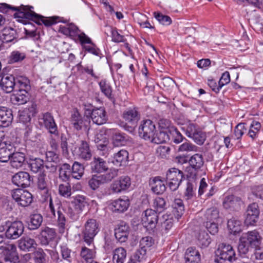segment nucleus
I'll list each match as a JSON object with an SVG mask.
<instances>
[{"mask_svg":"<svg viewBox=\"0 0 263 263\" xmlns=\"http://www.w3.org/2000/svg\"><path fill=\"white\" fill-rule=\"evenodd\" d=\"M32 7L24 6L23 5L21 7H12L6 4H4L0 7L1 11L2 12H6L7 9H10L16 12L14 14L15 17L24 18L32 20L38 24H44L46 26H50L61 22V18L59 17L53 16L47 18L44 17L32 11Z\"/></svg>","mask_w":263,"mask_h":263,"instance_id":"f257e3e1","label":"nucleus"},{"mask_svg":"<svg viewBox=\"0 0 263 263\" xmlns=\"http://www.w3.org/2000/svg\"><path fill=\"white\" fill-rule=\"evenodd\" d=\"M41 194L44 201L49 202L50 211L54 217H56V212L57 213L58 226L60 232L63 233L66 228V219L65 215L66 212L62 206L60 202L57 200H55L54 202L53 201L51 194L49 193L48 189L47 192H41Z\"/></svg>","mask_w":263,"mask_h":263,"instance_id":"f03ea898","label":"nucleus"},{"mask_svg":"<svg viewBox=\"0 0 263 263\" xmlns=\"http://www.w3.org/2000/svg\"><path fill=\"white\" fill-rule=\"evenodd\" d=\"M261 240V236L256 230L243 233L239 238L238 250L240 254H246L248 252L250 247H258Z\"/></svg>","mask_w":263,"mask_h":263,"instance_id":"7ed1b4c3","label":"nucleus"},{"mask_svg":"<svg viewBox=\"0 0 263 263\" xmlns=\"http://www.w3.org/2000/svg\"><path fill=\"white\" fill-rule=\"evenodd\" d=\"M99 231V225L96 219H89L85 222L82 232V239L90 246L93 244L95 237Z\"/></svg>","mask_w":263,"mask_h":263,"instance_id":"20e7f679","label":"nucleus"},{"mask_svg":"<svg viewBox=\"0 0 263 263\" xmlns=\"http://www.w3.org/2000/svg\"><path fill=\"white\" fill-rule=\"evenodd\" d=\"M6 230L5 235L9 239H15L23 233L24 226L22 222L7 221L0 227V232Z\"/></svg>","mask_w":263,"mask_h":263,"instance_id":"39448f33","label":"nucleus"},{"mask_svg":"<svg viewBox=\"0 0 263 263\" xmlns=\"http://www.w3.org/2000/svg\"><path fill=\"white\" fill-rule=\"evenodd\" d=\"M216 258L215 261L217 263H222V261L228 260L232 261L236 258V254L233 247L226 243L219 245L215 251Z\"/></svg>","mask_w":263,"mask_h":263,"instance_id":"423d86ee","label":"nucleus"},{"mask_svg":"<svg viewBox=\"0 0 263 263\" xmlns=\"http://www.w3.org/2000/svg\"><path fill=\"white\" fill-rule=\"evenodd\" d=\"M122 118L126 123L124 126L125 129L133 133L140 119V114L136 108H129L123 112Z\"/></svg>","mask_w":263,"mask_h":263,"instance_id":"0eeeda50","label":"nucleus"},{"mask_svg":"<svg viewBox=\"0 0 263 263\" xmlns=\"http://www.w3.org/2000/svg\"><path fill=\"white\" fill-rule=\"evenodd\" d=\"M182 129L185 130V135L192 138L197 144L201 145L205 141V134L199 129L195 124L190 123L186 126L182 127Z\"/></svg>","mask_w":263,"mask_h":263,"instance_id":"6e6552de","label":"nucleus"},{"mask_svg":"<svg viewBox=\"0 0 263 263\" xmlns=\"http://www.w3.org/2000/svg\"><path fill=\"white\" fill-rule=\"evenodd\" d=\"M183 177V173L178 168L173 167L169 169L166 175V179L170 190L176 191L180 185Z\"/></svg>","mask_w":263,"mask_h":263,"instance_id":"1a4fd4ad","label":"nucleus"},{"mask_svg":"<svg viewBox=\"0 0 263 263\" xmlns=\"http://www.w3.org/2000/svg\"><path fill=\"white\" fill-rule=\"evenodd\" d=\"M156 132L154 123L150 120L141 121L139 127V136L145 140L150 141Z\"/></svg>","mask_w":263,"mask_h":263,"instance_id":"9d476101","label":"nucleus"},{"mask_svg":"<svg viewBox=\"0 0 263 263\" xmlns=\"http://www.w3.org/2000/svg\"><path fill=\"white\" fill-rule=\"evenodd\" d=\"M190 167L186 168L187 177L192 179H195L197 171L203 166L204 161L202 155L195 154L193 155L189 160Z\"/></svg>","mask_w":263,"mask_h":263,"instance_id":"9b49d317","label":"nucleus"},{"mask_svg":"<svg viewBox=\"0 0 263 263\" xmlns=\"http://www.w3.org/2000/svg\"><path fill=\"white\" fill-rule=\"evenodd\" d=\"M12 198L22 206L25 207L32 201V196L29 192L21 189H16L11 192Z\"/></svg>","mask_w":263,"mask_h":263,"instance_id":"f8f14e48","label":"nucleus"},{"mask_svg":"<svg viewBox=\"0 0 263 263\" xmlns=\"http://www.w3.org/2000/svg\"><path fill=\"white\" fill-rule=\"evenodd\" d=\"M141 221L144 227L153 229L158 222V215L155 210L147 209L142 215Z\"/></svg>","mask_w":263,"mask_h":263,"instance_id":"ddd939ff","label":"nucleus"},{"mask_svg":"<svg viewBox=\"0 0 263 263\" xmlns=\"http://www.w3.org/2000/svg\"><path fill=\"white\" fill-rule=\"evenodd\" d=\"M130 178L128 176H123L114 181L111 184L110 187L112 192L119 193L127 190L130 186Z\"/></svg>","mask_w":263,"mask_h":263,"instance_id":"4468645a","label":"nucleus"},{"mask_svg":"<svg viewBox=\"0 0 263 263\" xmlns=\"http://www.w3.org/2000/svg\"><path fill=\"white\" fill-rule=\"evenodd\" d=\"M42 119L43 121L44 126L48 132L51 135L58 136V126L51 114L49 112L43 114Z\"/></svg>","mask_w":263,"mask_h":263,"instance_id":"2eb2a0df","label":"nucleus"},{"mask_svg":"<svg viewBox=\"0 0 263 263\" xmlns=\"http://www.w3.org/2000/svg\"><path fill=\"white\" fill-rule=\"evenodd\" d=\"M241 200L240 198L234 195L226 196L222 201V205L226 209L231 211L238 210L241 205Z\"/></svg>","mask_w":263,"mask_h":263,"instance_id":"dca6fc26","label":"nucleus"},{"mask_svg":"<svg viewBox=\"0 0 263 263\" xmlns=\"http://www.w3.org/2000/svg\"><path fill=\"white\" fill-rule=\"evenodd\" d=\"M90 117L93 123L99 125L105 123L107 120L106 112L103 107L93 109Z\"/></svg>","mask_w":263,"mask_h":263,"instance_id":"f3484780","label":"nucleus"},{"mask_svg":"<svg viewBox=\"0 0 263 263\" xmlns=\"http://www.w3.org/2000/svg\"><path fill=\"white\" fill-rule=\"evenodd\" d=\"M12 182L18 187H26L30 185V175L25 172H20L12 177Z\"/></svg>","mask_w":263,"mask_h":263,"instance_id":"a211bd4d","label":"nucleus"},{"mask_svg":"<svg viewBox=\"0 0 263 263\" xmlns=\"http://www.w3.org/2000/svg\"><path fill=\"white\" fill-rule=\"evenodd\" d=\"M16 81L12 75L4 76L1 79L0 86L6 93L11 92L14 89Z\"/></svg>","mask_w":263,"mask_h":263,"instance_id":"6ab92c4d","label":"nucleus"},{"mask_svg":"<svg viewBox=\"0 0 263 263\" xmlns=\"http://www.w3.org/2000/svg\"><path fill=\"white\" fill-rule=\"evenodd\" d=\"M12 120V110L6 107H0V126H8Z\"/></svg>","mask_w":263,"mask_h":263,"instance_id":"aec40b11","label":"nucleus"},{"mask_svg":"<svg viewBox=\"0 0 263 263\" xmlns=\"http://www.w3.org/2000/svg\"><path fill=\"white\" fill-rule=\"evenodd\" d=\"M129 234V227L125 223H122L115 229V236L120 242H125Z\"/></svg>","mask_w":263,"mask_h":263,"instance_id":"412c9836","label":"nucleus"},{"mask_svg":"<svg viewBox=\"0 0 263 263\" xmlns=\"http://www.w3.org/2000/svg\"><path fill=\"white\" fill-rule=\"evenodd\" d=\"M25 157V154L23 152L12 153L10 159L11 166L16 169L21 168L24 164Z\"/></svg>","mask_w":263,"mask_h":263,"instance_id":"4be33fe9","label":"nucleus"},{"mask_svg":"<svg viewBox=\"0 0 263 263\" xmlns=\"http://www.w3.org/2000/svg\"><path fill=\"white\" fill-rule=\"evenodd\" d=\"M18 37L16 30L10 27L4 28L1 36V40L4 43H9L14 41L16 42Z\"/></svg>","mask_w":263,"mask_h":263,"instance_id":"5701e85b","label":"nucleus"},{"mask_svg":"<svg viewBox=\"0 0 263 263\" xmlns=\"http://www.w3.org/2000/svg\"><path fill=\"white\" fill-rule=\"evenodd\" d=\"M56 236L55 230L48 227L43 229L40 233V240L42 245H47Z\"/></svg>","mask_w":263,"mask_h":263,"instance_id":"b1692460","label":"nucleus"},{"mask_svg":"<svg viewBox=\"0 0 263 263\" xmlns=\"http://www.w3.org/2000/svg\"><path fill=\"white\" fill-rule=\"evenodd\" d=\"M36 246L34 239L28 236L23 237L18 240V247L23 251H30L35 248Z\"/></svg>","mask_w":263,"mask_h":263,"instance_id":"393cba45","label":"nucleus"},{"mask_svg":"<svg viewBox=\"0 0 263 263\" xmlns=\"http://www.w3.org/2000/svg\"><path fill=\"white\" fill-rule=\"evenodd\" d=\"M12 145L10 143H2L0 146V162H7L12 155Z\"/></svg>","mask_w":263,"mask_h":263,"instance_id":"a878e982","label":"nucleus"},{"mask_svg":"<svg viewBox=\"0 0 263 263\" xmlns=\"http://www.w3.org/2000/svg\"><path fill=\"white\" fill-rule=\"evenodd\" d=\"M129 205L128 199L119 198L114 201L111 204V209L114 212H123L126 211Z\"/></svg>","mask_w":263,"mask_h":263,"instance_id":"bb28decb","label":"nucleus"},{"mask_svg":"<svg viewBox=\"0 0 263 263\" xmlns=\"http://www.w3.org/2000/svg\"><path fill=\"white\" fill-rule=\"evenodd\" d=\"M90 166L92 171L98 173L105 172L108 169L106 161L100 158H95Z\"/></svg>","mask_w":263,"mask_h":263,"instance_id":"cd10ccee","label":"nucleus"},{"mask_svg":"<svg viewBox=\"0 0 263 263\" xmlns=\"http://www.w3.org/2000/svg\"><path fill=\"white\" fill-rule=\"evenodd\" d=\"M128 158V153L127 151L121 149L114 155L112 163L117 166L125 165Z\"/></svg>","mask_w":263,"mask_h":263,"instance_id":"c85d7f7f","label":"nucleus"},{"mask_svg":"<svg viewBox=\"0 0 263 263\" xmlns=\"http://www.w3.org/2000/svg\"><path fill=\"white\" fill-rule=\"evenodd\" d=\"M152 191L156 194H162L166 189L165 184L160 177H155L150 182Z\"/></svg>","mask_w":263,"mask_h":263,"instance_id":"c756f323","label":"nucleus"},{"mask_svg":"<svg viewBox=\"0 0 263 263\" xmlns=\"http://www.w3.org/2000/svg\"><path fill=\"white\" fill-rule=\"evenodd\" d=\"M78 153L79 156L81 158L86 161L90 159L92 156L89 145L85 141H81Z\"/></svg>","mask_w":263,"mask_h":263,"instance_id":"7c9ffc66","label":"nucleus"},{"mask_svg":"<svg viewBox=\"0 0 263 263\" xmlns=\"http://www.w3.org/2000/svg\"><path fill=\"white\" fill-rule=\"evenodd\" d=\"M72 203L73 204L75 210L80 213L83 211L87 204L86 197L83 195H78L73 197Z\"/></svg>","mask_w":263,"mask_h":263,"instance_id":"2f4dec72","label":"nucleus"},{"mask_svg":"<svg viewBox=\"0 0 263 263\" xmlns=\"http://www.w3.org/2000/svg\"><path fill=\"white\" fill-rule=\"evenodd\" d=\"M70 123L73 128L78 130L81 129L85 124L82 117L78 111H74L71 115Z\"/></svg>","mask_w":263,"mask_h":263,"instance_id":"473e14b6","label":"nucleus"},{"mask_svg":"<svg viewBox=\"0 0 263 263\" xmlns=\"http://www.w3.org/2000/svg\"><path fill=\"white\" fill-rule=\"evenodd\" d=\"M28 165L30 170L34 173L42 171L44 167V161L40 158H30L28 162Z\"/></svg>","mask_w":263,"mask_h":263,"instance_id":"72a5a7b5","label":"nucleus"},{"mask_svg":"<svg viewBox=\"0 0 263 263\" xmlns=\"http://www.w3.org/2000/svg\"><path fill=\"white\" fill-rule=\"evenodd\" d=\"M228 228L231 234L236 235L241 231V222L233 217L228 221Z\"/></svg>","mask_w":263,"mask_h":263,"instance_id":"f704fd0d","label":"nucleus"},{"mask_svg":"<svg viewBox=\"0 0 263 263\" xmlns=\"http://www.w3.org/2000/svg\"><path fill=\"white\" fill-rule=\"evenodd\" d=\"M173 213L175 217L179 219L183 215L184 206L183 201L180 199H175L172 204Z\"/></svg>","mask_w":263,"mask_h":263,"instance_id":"c9c22d12","label":"nucleus"},{"mask_svg":"<svg viewBox=\"0 0 263 263\" xmlns=\"http://www.w3.org/2000/svg\"><path fill=\"white\" fill-rule=\"evenodd\" d=\"M15 87L18 88L17 90L28 93L30 89L29 79L24 77H21L17 78L16 81Z\"/></svg>","mask_w":263,"mask_h":263,"instance_id":"e433bc0d","label":"nucleus"},{"mask_svg":"<svg viewBox=\"0 0 263 263\" xmlns=\"http://www.w3.org/2000/svg\"><path fill=\"white\" fill-rule=\"evenodd\" d=\"M193 180H189L186 183V187L184 193V196L186 200L192 199L195 194V191L196 190V183L195 179H192Z\"/></svg>","mask_w":263,"mask_h":263,"instance_id":"4c0bfd02","label":"nucleus"},{"mask_svg":"<svg viewBox=\"0 0 263 263\" xmlns=\"http://www.w3.org/2000/svg\"><path fill=\"white\" fill-rule=\"evenodd\" d=\"M59 177L64 181H67L71 177V167L68 163L62 164L59 170Z\"/></svg>","mask_w":263,"mask_h":263,"instance_id":"58836bf2","label":"nucleus"},{"mask_svg":"<svg viewBox=\"0 0 263 263\" xmlns=\"http://www.w3.org/2000/svg\"><path fill=\"white\" fill-rule=\"evenodd\" d=\"M43 221V218L40 214H32L30 217V221L28 227L30 230H36L41 225Z\"/></svg>","mask_w":263,"mask_h":263,"instance_id":"ea45409f","label":"nucleus"},{"mask_svg":"<svg viewBox=\"0 0 263 263\" xmlns=\"http://www.w3.org/2000/svg\"><path fill=\"white\" fill-rule=\"evenodd\" d=\"M84 172V166L80 163L74 162L71 167V177L76 179H80L83 176Z\"/></svg>","mask_w":263,"mask_h":263,"instance_id":"a19ab883","label":"nucleus"},{"mask_svg":"<svg viewBox=\"0 0 263 263\" xmlns=\"http://www.w3.org/2000/svg\"><path fill=\"white\" fill-rule=\"evenodd\" d=\"M126 257V251L123 248H117L114 253V263H123Z\"/></svg>","mask_w":263,"mask_h":263,"instance_id":"79ce46f5","label":"nucleus"},{"mask_svg":"<svg viewBox=\"0 0 263 263\" xmlns=\"http://www.w3.org/2000/svg\"><path fill=\"white\" fill-rule=\"evenodd\" d=\"M61 32L66 35L71 36H74L78 35L80 30L78 28L73 24H70L66 26H64L61 28Z\"/></svg>","mask_w":263,"mask_h":263,"instance_id":"37998d69","label":"nucleus"},{"mask_svg":"<svg viewBox=\"0 0 263 263\" xmlns=\"http://www.w3.org/2000/svg\"><path fill=\"white\" fill-rule=\"evenodd\" d=\"M127 141L126 135L120 132H116L112 136V143L115 146L125 145Z\"/></svg>","mask_w":263,"mask_h":263,"instance_id":"c03bdc74","label":"nucleus"},{"mask_svg":"<svg viewBox=\"0 0 263 263\" xmlns=\"http://www.w3.org/2000/svg\"><path fill=\"white\" fill-rule=\"evenodd\" d=\"M99 86L101 92L108 98H111L112 96V87L110 84L105 80H102L99 82Z\"/></svg>","mask_w":263,"mask_h":263,"instance_id":"a18cd8bd","label":"nucleus"},{"mask_svg":"<svg viewBox=\"0 0 263 263\" xmlns=\"http://www.w3.org/2000/svg\"><path fill=\"white\" fill-rule=\"evenodd\" d=\"M132 257L134 258V260L140 263H143L147 258V251L139 248L133 254Z\"/></svg>","mask_w":263,"mask_h":263,"instance_id":"49530a36","label":"nucleus"},{"mask_svg":"<svg viewBox=\"0 0 263 263\" xmlns=\"http://www.w3.org/2000/svg\"><path fill=\"white\" fill-rule=\"evenodd\" d=\"M185 258V260H200V255L195 248L190 247L186 251Z\"/></svg>","mask_w":263,"mask_h":263,"instance_id":"de8ad7c7","label":"nucleus"},{"mask_svg":"<svg viewBox=\"0 0 263 263\" xmlns=\"http://www.w3.org/2000/svg\"><path fill=\"white\" fill-rule=\"evenodd\" d=\"M28 93L22 92V91L17 90L16 93L14 94L12 97L13 101H16L18 105L25 103L28 99Z\"/></svg>","mask_w":263,"mask_h":263,"instance_id":"09e8293b","label":"nucleus"},{"mask_svg":"<svg viewBox=\"0 0 263 263\" xmlns=\"http://www.w3.org/2000/svg\"><path fill=\"white\" fill-rule=\"evenodd\" d=\"M25 57V53L18 51H13L9 57L8 61L9 63L12 64L23 61Z\"/></svg>","mask_w":263,"mask_h":263,"instance_id":"8fccbe9b","label":"nucleus"},{"mask_svg":"<svg viewBox=\"0 0 263 263\" xmlns=\"http://www.w3.org/2000/svg\"><path fill=\"white\" fill-rule=\"evenodd\" d=\"M104 183L100 175H93L88 181L89 186L93 190H96L101 184Z\"/></svg>","mask_w":263,"mask_h":263,"instance_id":"3c124183","label":"nucleus"},{"mask_svg":"<svg viewBox=\"0 0 263 263\" xmlns=\"http://www.w3.org/2000/svg\"><path fill=\"white\" fill-rule=\"evenodd\" d=\"M210 238L209 235L205 232H201L198 237V245L201 248L208 247L210 243Z\"/></svg>","mask_w":263,"mask_h":263,"instance_id":"603ef678","label":"nucleus"},{"mask_svg":"<svg viewBox=\"0 0 263 263\" xmlns=\"http://www.w3.org/2000/svg\"><path fill=\"white\" fill-rule=\"evenodd\" d=\"M205 216L207 221H216L219 218V211L215 208L209 209L206 210Z\"/></svg>","mask_w":263,"mask_h":263,"instance_id":"864d4df0","label":"nucleus"},{"mask_svg":"<svg viewBox=\"0 0 263 263\" xmlns=\"http://www.w3.org/2000/svg\"><path fill=\"white\" fill-rule=\"evenodd\" d=\"M100 175L104 183H108L118 175V170L110 168L106 173Z\"/></svg>","mask_w":263,"mask_h":263,"instance_id":"5fc2aeb1","label":"nucleus"},{"mask_svg":"<svg viewBox=\"0 0 263 263\" xmlns=\"http://www.w3.org/2000/svg\"><path fill=\"white\" fill-rule=\"evenodd\" d=\"M152 139L149 142L160 144L165 142L169 139V138L168 135L164 132H160L159 133L155 134Z\"/></svg>","mask_w":263,"mask_h":263,"instance_id":"6e6d98bb","label":"nucleus"},{"mask_svg":"<svg viewBox=\"0 0 263 263\" xmlns=\"http://www.w3.org/2000/svg\"><path fill=\"white\" fill-rule=\"evenodd\" d=\"M154 243V240L152 237L145 236L142 237L139 242V248L147 250Z\"/></svg>","mask_w":263,"mask_h":263,"instance_id":"4d7b16f0","label":"nucleus"},{"mask_svg":"<svg viewBox=\"0 0 263 263\" xmlns=\"http://www.w3.org/2000/svg\"><path fill=\"white\" fill-rule=\"evenodd\" d=\"M95 256V252L85 247L82 248L81 256L86 261V262L92 260Z\"/></svg>","mask_w":263,"mask_h":263,"instance_id":"13d9d810","label":"nucleus"},{"mask_svg":"<svg viewBox=\"0 0 263 263\" xmlns=\"http://www.w3.org/2000/svg\"><path fill=\"white\" fill-rule=\"evenodd\" d=\"M154 15L156 20L163 25H169L172 23L171 17L167 15L158 12H154Z\"/></svg>","mask_w":263,"mask_h":263,"instance_id":"bf43d9fd","label":"nucleus"},{"mask_svg":"<svg viewBox=\"0 0 263 263\" xmlns=\"http://www.w3.org/2000/svg\"><path fill=\"white\" fill-rule=\"evenodd\" d=\"M166 202L165 200L161 197L155 198L153 202V207L157 212L161 213L165 209Z\"/></svg>","mask_w":263,"mask_h":263,"instance_id":"052dcab7","label":"nucleus"},{"mask_svg":"<svg viewBox=\"0 0 263 263\" xmlns=\"http://www.w3.org/2000/svg\"><path fill=\"white\" fill-rule=\"evenodd\" d=\"M59 193L60 195L65 197L68 198L71 195V188L70 184H61L59 186Z\"/></svg>","mask_w":263,"mask_h":263,"instance_id":"680f3d73","label":"nucleus"},{"mask_svg":"<svg viewBox=\"0 0 263 263\" xmlns=\"http://www.w3.org/2000/svg\"><path fill=\"white\" fill-rule=\"evenodd\" d=\"M111 33L112 41L115 43L125 42L126 40L124 36L120 34L116 28L109 27Z\"/></svg>","mask_w":263,"mask_h":263,"instance_id":"e2e57ef3","label":"nucleus"},{"mask_svg":"<svg viewBox=\"0 0 263 263\" xmlns=\"http://www.w3.org/2000/svg\"><path fill=\"white\" fill-rule=\"evenodd\" d=\"M160 222L162 227L164 228L166 231L171 229L173 225V220L172 217H170L168 215H164L162 219H160Z\"/></svg>","mask_w":263,"mask_h":263,"instance_id":"0e129e2a","label":"nucleus"},{"mask_svg":"<svg viewBox=\"0 0 263 263\" xmlns=\"http://www.w3.org/2000/svg\"><path fill=\"white\" fill-rule=\"evenodd\" d=\"M179 152H197L198 147L190 142H185L179 146Z\"/></svg>","mask_w":263,"mask_h":263,"instance_id":"69168bd1","label":"nucleus"},{"mask_svg":"<svg viewBox=\"0 0 263 263\" xmlns=\"http://www.w3.org/2000/svg\"><path fill=\"white\" fill-rule=\"evenodd\" d=\"M260 127L261 125L259 122L253 121L250 125V128L249 131V136L254 139L260 130Z\"/></svg>","mask_w":263,"mask_h":263,"instance_id":"338daca9","label":"nucleus"},{"mask_svg":"<svg viewBox=\"0 0 263 263\" xmlns=\"http://www.w3.org/2000/svg\"><path fill=\"white\" fill-rule=\"evenodd\" d=\"M34 259L36 263H45L46 254L43 250L39 249L35 252Z\"/></svg>","mask_w":263,"mask_h":263,"instance_id":"774afa93","label":"nucleus"}]
</instances>
